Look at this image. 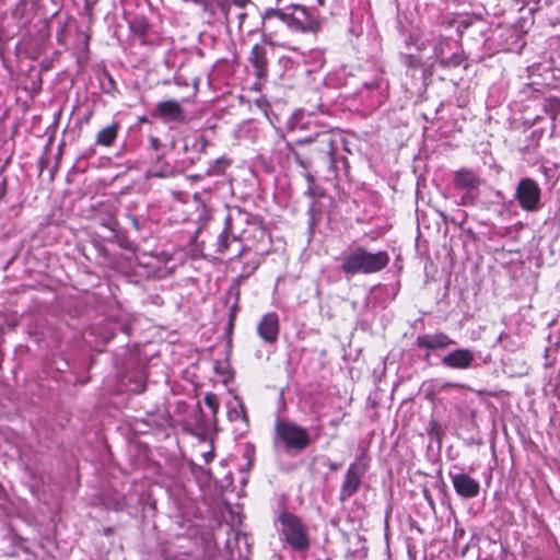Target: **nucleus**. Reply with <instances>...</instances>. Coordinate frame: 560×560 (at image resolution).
Here are the masks:
<instances>
[{
  "label": "nucleus",
  "mask_w": 560,
  "mask_h": 560,
  "mask_svg": "<svg viewBox=\"0 0 560 560\" xmlns=\"http://www.w3.org/2000/svg\"><path fill=\"white\" fill-rule=\"evenodd\" d=\"M244 241L253 237L264 238L266 231L248 212L236 209L230 212L224 221V229L217 240V252L224 254L229 248V238Z\"/></svg>",
  "instance_id": "f257e3e1"
},
{
  "label": "nucleus",
  "mask_w": 560,
  "mask_h": 560,
  "mask_svg": "<svg viewBox=\"0 0 560 560\" xmlns=\"http://www.w3.org/2000/svg\"><path fill=\"white\" fill-rule=\"evenodd\" d=\"M308 429L288 419H277L273 428L272 443L276 450L284 453H301L313 442Z\"/></svg>",
  "instance_id": "f03ea898"
},
{
  "label": "nucleus",
  "mask_w": 560,
  "mask_h": 560,
  "mask_svg": "<svg viewBox=\"0 0 560 560\" xmlns=\"http://www.w3.org/2000/svg\"><path fill=\"white\" fill-rule=\"evenodd\" d=\"M389 259L386 250L371 253L363 246H357L343 254L341 270L347 276L376 273L388 265Z\"/></svg>",
  "instance_id": "7ed1b4c3"
},
{
  "label": "nucleus",
  "mask_w": 560,
  "mask_h": 560,
  "mask_svg": "<svg viewBox=\"0 0 560 560\" xmlns=\"http://www.w3.org/2000/svg\"><path fill=\"white\" fill-rule=\"evenodd\" d=\"M279 532L282 540L298 552H305L311 546L307 528L302 520L288 511H283L278 517Z\"/></svg>",
  "instance_id": "20e7f679"
},
{
  "label": "nucleus",
  "mask_w": 560,
  "mask_h": 560,
  "mask_svg": "<svg viewBox=\"0 0 560 560\" xmlns=\"http://www.w3.org/2000/svg\"><path fill=\"white\" fill-rule=\"evenodd\" d=\"M485 180L472 168L462 167L453 173V184L457 190L464 191L457 202L463 207H474L478 202L479 190Z\"/></svg>",
  "instance_id": "39448f33"
},
{
  "label": "nucleus",
  "mask_w": 560,
  "mask_h": 560,
  "mask_svg": "<svg viewBox=\"0 0 560 560\" xmlns=\"http://www.w3.org/2000/svg\"><path fill=\"white\" fill-rule=\"evenodd\" d=\"M514 198L526 212H537L541 205V189L530 177L522 178L515 188Z\"/></svg>",
  "instance_id": "423d86ee"
},
{
  "label": "nucleus",
  "mask_w": 560,
  "mask_h": 560,
  "mask_svg": "<svg viewBox=\"0 0 560 560\" xmlns=\"http://www.w3.org/2000/svg\"><path fill=\"white\" fill-rule=\"evenodd\" d=\"M341 137L331 130H322L314 135L301 138L296 140V144H317V151L328 158L331 165L336 163V149Z\"/></svg>",
  "instance_id": "0eeeda50"
},
{
  "label": "nucleus",
  "mask_w": 560,
  "mask_h": 560,
  "mask_svg": "<svg viewBox=\"0 0 560 560\" xmlns=\"http://www.w3.org/2000/svg\"><path fill=\"white\" fill-rule=\"evenodd\" d=\"M368 468V464L361 460H355L349 465L339 491L341 502L348 501L360 490Z\"/></svg>",
  "instance_id": "6e6552de"
},
{
  "label": "nucleus",
  "mask_w": 560,
  "mask_h": 560,
  "mask_svg": "<svg viewBox=\"0 0 560 560\" xmlns=\"http://www.w3.org/2000/svg\"><path fill=\"white\" fill-rule=\"evenodd\" d=\"M415 345L419 349L427 350V352L424 353L422 359L428 361L430 358L431 351L444 350V349L455 345V340H453L445 332L438 331L434 334L418 335L416 338Z\"/></svg>",
  "instance_id": "1a4fd4ad"
},
{
  "label": "nucleus",
  "mask_w": 560,
  "mask_h": 560,
  "mask_svg": "<svg viewBox=\"0 0 560 560\" xmlns=\"http://www.w3.org/2000/svg\"><path fill=\"white\" fill-rule=\"evenodd\" d=\"M441 364L452 370H469L476 366V357L468 348H456L441 359Z\"/></svg>",
  "instance_id": "9d476101"
},
{
  "label": "nucleus",
  "mask_w": 560,
  "mask_h": 560,
  "mask_svg": "<svg viewBox=\"0 0 560 560\" xmlns=\"http://www.w3.org/2000/svg\"><path fill=\"white\" fill-rule=\"evenodd\" d=\"M448 476L451 478L453 488L457 495L463 499H472L476 498L480 492V483L475 478L470 477L468 474L464 471H450Z\"/></svg>",
  "instance_id": "9b49d317"
},
{
  "label": "nucleus",
  "mask_w": 560,
  "mask_h": 560,
  "mask_svg": "<svg viewBox=\"0 0 560 560\" xmlns=\"http://www.w3.org/2000/svg\"><path fill=\"white\" fill-rule=\"evenodd\" d=\"M153 116L160 118L164 122L180 124L185 121V110L180 103L175 100H166L155 105Z\"/></svg>",
  "instance_id": "f8f14e48"
},
{
  "label": "nucleus",
  "mask_w": 560,
  "mask_h": 560,
  "mask_svg": "<svg viewBox=\"0 0 560 560\" xmlns=\"http://www.w3.org/2000/svg\"><path fill=\"white\" fill-rule=\"evenodd\" d=\"M280 332L279 316L276 312L265 314L257 325L259 338L267 345H275Z\"/></svg>",
  "instance_id": "ddd939ff"
},
{
  "label": "nucleus",
  "mask_w": 560,
  "mask_h": 560,
  "mask_svg": "<svg viewBox=\"0 0 560 560\" xmlns=\"http://www.w3.org/2000/svg\"><path fill=\"white\" fill-rule=\"evenodd\" d=\"M290 12L289 28L301 32H313L317 27V23L308 15L307 9L303 5H292Z\"/></svg>",
  "instance_id": "4468645a"
},
{
  "label": "nucleus",
  "mask_w": 560,
  "mask_h": 560,
  "mask_svg": "<svg viewBox=\"0 0 560 560\" xmlns=\"http://www.w3.org/2000/svg\"><path fill=\"white\" fill-rule=\"evenodd\" d=\"M248 60L254 68V73L257 78L261 79L267 75L268 60L267 50L264 45L255 44L252 47Z\"/></svg>",
  "instance_id": "2eb2a0df"
},
{
  "label": "nucleus",
  "mask_w": 560,
  "mask_h": 560,
  "mask_svg": "<svg viewBox=\"0 0 560 560\" xmlns=\"http://www.w3.org/2000/svg\"><path fill=\"white\" fill-rule=\"evenodd\" d=\"M178 174L175 165L165 160L163 155H159L148 170L147 176L154 178H168Z\"/></svg>",
  "instance_id": "dca6fc26"
},
{
  "label": "nucleus",
  "mask_w": 560,
  "mask_h": 560,
  "mask_svg": "<svg viewBox=\"0 0 560 560\" xmlns=\"http://www.w3.org/2000/svg\"><path fill=\"white\" fill-rule=\"evenodd\" d=\"M243 278H244L243 276H240L238 278H236L225 293L226 299H230V298L234 299V302L231 305L230 313H229V322H228L229 330H232V328L234 326V320L236 318V314L238 312V302H240V294H241L240 283Z\"/></svg>",
  "instance_id": "f3484780"
},
{
  "label": "nucleus",
  "mask_w": 560,
  "mask_h": 560,
  "mask_svg": "<svg viewBox=\"0 0 560 560\" xmlns=\"http://www.w3.org/2000/svg\"><path fill=\"white\" fill-rule=\"evenodd\" d=\"M219 8L221 13L224 15L226 24L236 25V27L241 31L244 20L247 16V13L244 11V9L236 10L229 3H219Z\"/></svg>",
  "instance_id": "a211bd4d"
},
{
  "label": "nucleus",
  "mask_w": 560,
  "mask_h": 560,
  "mask_svg": "<svg viewBox=\"0 0 560 560\" xmlns=\"http://www.w3.org/2000/svg\"><path fill=\"white\" fill-rule=\"evenodd\" d=\"M119 129L120 125L117 121L102 128L95 137V144L106 148L112 147L118 137Z\"/></svg>",
  "instance_id": "6ab92c4d"
},
{
  "label": "nucleus",
  "mask_w": 560,
  "mask_h": 560,
  "mask_svg": "<svg viewBox=\"0 0 560 560\" xmlns=\"http://www.w3.org/2000/svg\"><path fill=\"white\" fill-rule=\"evenodd\" d=\"M290 12L280 8H267L261 14L262 24L265 27L272 26L273 21L285 24L289 27Z\"/></svg>",
  "instance_id": "aec40b11"
},
{
  "label": "nucleus",
  "mask_w": 560,
  "mask_h": 560,
  "mask_svg": "<svg viewBox=\"0 0 560 560\" xmlns=\"http://www.w3.org/2000/svg\"><path fill=\"white\" fill-rule=\"evenodd\" d=\"M187 141L191 142V149L199 154L205 153L210 144L209 140L205 137V135L201 133L192 135L190 138L187 139ZM184 151H188V142L185 143Z\"/></svg>",
  "instance_id": "412c9836"
},
{
  "label": "nucleus",
  "mask_w": 560,
  "mask_h": 560,
  "mask_svg": "<svg viewBox=\"0 0 560 560\" xmlns=\"http://www.w3.org/2000/svg\"><path fill=\"white\" fill-rule=\"evenodd\" d=\"M188 424L194 425L196 430H206L207 429V420L200 404L198 402L190 415V420Z\"/></svg>",
  "instance_id": "4be33fe9"
},
{
  "label": "nucleus",
  "mask_w": 560,
  "mask_h": 560,
  "mask_svg": "<svg viewBox=\"0 0 560 560\" xmlns=\"http://www.w3.org/2000/svg\"><path fill=\"white\" fill-rule=\"evenodd\" d=\"M130 28L132 33L143 42L148 35L149 23L144 18H135L130 22Z\"/></svg>",
  "instance_id": "5701e85b"
},
{
  "label": "nucleus",
  "mask_w": 560,
  "mask_h": 560,
  "mask_svg": "<svg viewBox=\"0 0 560 560\" xmlns=\"http://www.w3.org/2000/svg\"><path fill=\"white\" fill-rule=\"evenodd\" d=\"M544 112L555 120L560 113V98L556 96L546 97L542 101Z\"/></svg>",
  "instance_id": "b1692460"
},
{
  "label": "nucleus",
  "mask_w": 560,
  "mask_h": 560,
  "mask_svg": "<svg viewBox=\"0 0 560 560\" xmlns=\"http://www.w3.org/2000/svg\"><path fill=\"white\" fill-rule=\"evenodd\" d=\"M229 418L232 421H236V420L241 419V420L247 422L246 408L243 405V402L238 401L237 406L235 408H232L229 410Z\"/></svg>",
  "instance_id": "393cba45"
},
{
  "label": "nucleus",
  "mask_w": 560,
  "mask_h": 560,
  "mask_svg": "<svg viewBox=\"0 0 560 560\" xmlns=\"http://www.w3.org/2000/svg\"><path fill=\"white\" fill-rule=\"evenodd\" d=\"M401 62L408 68H419L421 67V59L418 56L411 54H401L400 55Z\"/></svg>",
  "instance_id": "a878e982"
},
{
  "label": "nucleus",
  "mask_w": 560,
  "mask_h": 560,
  "mask_svg": "<svg viewBox=\"0 0 560 560\" xmlns=\"http://www.w3.org/2000/svg\"><path fill=\"white\" fill-rule=\"evenodd\" d=\"M207 407L212 411V416L215 417L219 410V399L214 393H207L203 398Z\"/></svg>",
  "instance_id": "bb28decb"
},
{
  "label": "nucleus",
  "mask_w": 560,
  "mask_h": 560,
  "mask_svg": "<svg viewBox=\"0 0 560 560\" xmlns=\"http://www.w3.org/2000/svg\"><path fill=\"white\" fill-rule=\"evenodd\" d=\"M228 165L226 161L223 159H217L213 164L209 167L208 173L210 175H218L225 166Z\"/></svg>",
  "instance_id": "cd10ccee"
},
{
  "label": "nucleus",
  "mask_w": 560,
  "mask_h": 560,
  "mask_svg": "<svg viewBox=\"0 0 560 560\" xmlns=\"http://www.w3.org/2000/svg\"><path fill=\"white\" fill-rule=\"evenodd\" d=\"M383 84H384L383 78L382 77H376V78L372 79L371 81L365 82L364 83V88L368 91H374V90H380Z\"/></svg>",
  "instance_id": "c85d7f7f"
},
{
  "label": "nucleus",
  "mask_w": 560,
  "mask_h": 560,
  "mask_svg": "<svg viewBox=\"0 0 560 560\" xmlns=\"http://www.w3.org/2000/svg\"><path fill=\"white\" fill-rule=\"evenodd\" d=\"M27 5V0H19L15 8L13 9L14 18H23Z\"/></svg>",
  "instance_id": "c756f323"
},
{
  "label": "nucleus",
  "mask_w": 560,
  "mask_h": 560,
  "mask_svg": "<svg viewBox=\"0 0 560 560\" xmlns=\"http://www.w3.org/2000/svg\"><path fill=\"white\" fill-rule=\"evenodd\" d=\"M249 0H222L219 3H229L233 5L236 10L245 9V7L249 3Z\"/></svg>",
  "instance_id": "7c9ffc66"
},
{
  "label": "nucleus",
  "mask_w": 560,
  "mask_h": 560,
  "mask_svg": "<svg viewBox=\"0 0 560 560\" xmlns=\"http://www.w3.org/2000/svg\"><path fill=\"white\" fill-rule=\"evenodd\" d=\"M293 158L296 164L307 170L311 166V161L307 159H303L301 154L296 151L293 152Z\"/></svg>",
  "instance_id": "2f4dec72"
},
{
  "label": "nucleus",
  "mask_w": 560,
  "mask_h": 560,
  "mask_svg": "<svg viewBox=\"0 0 560 560\" xmlns=\"http://www.w3.org/2000/svg\"><path fill=\"white\" fill-rule=\"evenodd\" d=\"M149 143H150V148L154 151H159L162 148L161 140L155 136L149 137Z\"/></svg>",
  "instance_id": "473e14b6"
},
{
  "label": "nucleus",
  "mask_w": 560,
  "mask_h": 560,
  "mask_svg": "<svg viewBox=\"0 0 560 560\" xmlns=\"http://www.w3.org/2000/svg\"><path fill=\"white\" fill-rule=\"evenodd\" d=\"M305 178L308 183V187H307V190L305 191V194L308 195L310 197H314L315 196L314 190H313L314 176L311 173H307L305 175Z\"/></svg>",
  "instance_id": "72a5a7b5"
},
{
  "label": "nucleus",
  "mask_w": 560,
  "mask_h": 560,
  "mask_svg": "<svg viewBox=\"0 0 560 560\" xmlns=\"http://www.w3.org/2000/svg\"><path fill=\"white\" fill-rule=\"evenodd\" d=\"M202 458L205 460V464H209L210 462L213 460L214 458V453H213V448L207 451V452H203L202 453Z\"/></svg>",
  "instance_id": "f704fd0d"
},
{
  "label": "nucleus",
  "mask_w": 560,
  "mask_h": 560,
  "mask_svg": "<svg viewBox=\"0 0 560 560\" xmlns=\"http://www.w3.org/2000/svg\"><path fill=\"white\" fill-rule=\"evenodd\" d=\"M440 63L444 67H450V66H457L458 65V61L457 59L454 57L452 59H441L440 60Z\"/></svg>",
  "instance_id": "c9c22d12"
},
{
  "label": "nucleus",
  "mask_w": 560,
  "mask_h": 560,
  "mask_svg": "<svg viewBox=\"0 0 560 560\" xmlns=\"http://www.w3.org/2000/svg\"><path fill=\"white\" fill-rule=\"evenodd\" d=\"M125 506H126V502L124 499H119V500L115 501L113 504V509L115 511H121L125 509Z\"/></svg>",
  "instance_id": "e433bc0d"
},
{
  "label": "nucleus",
  "mask_w": 560,
  "mask_h": 560,
  "mask_svg": "<svg viewBox=\"0 0 560 560\" xmlns=\"http://www.w3.org/2000/svg\"><path fill=\"white\" fill-rule=\"evenodd\" d=\"M327 466L331 471H337L341 467V464L327 459Z\"/></svg>",
  "instance_id": "4c0bfd02"
},
{
  "label": "nucleus",
  "mask_w": 560,
  "mask_h": 560,
  "mask_svg": "<svg viewBox=\"0 0 560 560\" xmlns=\"http://www.w3.org/2000/svg\"><path fill=\"white\" fill-rule=\"evenodd\" d=\"M104 225L109 230L115 231L117 226V221L114 218H109L108 221L104 223Z\"/></svg>",
  "instance_id": "58836bf2"
},
{
  "label": "nucleus",
  "mask_w": 560,
  "mask_h": 560,
  "mask_svg": "<svg viewBox=\"0 0 560 560\" xmlns=\"http://www.w3.org/2000/svg\"><path fill=\"white\" fill-rule=\"evenodd\" d=\"M424 497L431 505H433V499L428 490H424Z\"/></svg>",
  "instance_id": "ea45409f"
},
{
  "label": "nucleus",
  "mask_w": 560,
  "mask_h": 560,
  "mask_svg": "<svg viewBox=\"0 0 560 560\" xmlns=\"http://www.w3.org/2000/svg\"><path fill=\"white\" fill-rule=\"evenodd\" d=\"M424 497L431 505H433V499L428 490H424Z\"/></svg>",
  "instance_id": "a19ab883"
},
{
  "label": "nucleus",
  "mask_w": 560,
  "mask_h": 560,
  "mask_svg": "<svg viewBox=\"0 0 560 560\" xmlns=\"http://www.w3.org/2000/svg\"><path fill=\"white\" fill-rule=\"evenodd\" d=\"M133 225L138 228V220L136 218L132 219Z\"/></svg>",
  "instance_id": "79ce46f5"
},
{
  "label": "nucleus",
  "mask_w": 560,
  "mask_h": 560,
  "mask_svg": "<svg viewBox=\"0 0 560 560\" xmlns=\"http://www.w3.org/2000/svg\"><path fill=\"white\" fill-rule=\"evenodd\" d=\"M91 115H92V113H90L88 116H85V121H89Z\"/></svg>",
  "instance_id": "37998d69"
},
{
  "label": "nucleus",
  "mask_w": 560,
  "mask_h": 560,
  "mask_svg": "<svg viewBox=\"0 0 560 560\" xmlns=\"http://www.w3.org/2000/svg\"><path fill=\"white\" fill-rule=\"evenodd\" d=\"M142 390H144V385L141 386V388L138 390V393H141Z\"/></svg>",
  "instance_id": "c03bdc74"
},
{
  "label": "nucleus",
  "mask_w": 560,
  "mask_h": 560,
  "mask_svg": "<svg viewBox=\"0 0 560 560\" xmlns=\"http://www.w3.org/2000/svg\"><path fill=\"white\" fill-rule=\"evenodd\" d=\"M281 2V0H276V3L279 4Z\"/></svg>",
  "instance_id": "a18cd8bd"
},
{
  "label": "nucleus",
  "mask_w": 560,
  "mask_h": 560,
  "mask_svg": "<svg viewBox=\"0 0 560 560\" xmlns=\"http://www.w3.org/2000/svg\"><path fill=\"white\" fill-rule=\"evenodd\" d=\"M317 1H318V3H320V4L323 3V0H317Z\"/></svg>",
  "instance_id": "49530a36"
}]
</instances>
